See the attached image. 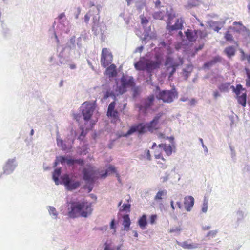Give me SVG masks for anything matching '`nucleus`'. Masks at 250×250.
I'll return each mask as SVG.
<instances>
[{
    "label": "nucleus",
    "instance_id": "obj_1",
    "mask_svg": "<svg viewBox=\"0 0 250 250\" xmlns=\"http://www.w3.org/2000/svg\"><path fill=\"white\" fill-rule=\"evenodd\" d=\"M70 204L71 206L68 208V214L71 218L87 217L92 212L91 203L88 202H72Z\"/></svg>",
    "mask_w": 250,
    "mask_h": 250
},
{
    "label": "nucleus",
    "instance_id": "obj_2",
    "mask_svg": "<svg viewBox=\"0 0 250 250\" xmlns=\"http://www.w3.org/2000/svg\"><path fill=\"white\" fill-rule=\"evenodd\" d=\"M121 84L115 89L117 95H121L126 91L127 88L132 87L135 83L132 78L123 76L121 78Z\"/></svg>",
    "mask_w": 250,
    "mask_h": 250
},
{
    "label": "nucleus",
    "instance_id": "obj_3",
    "mask_svg": "<svg viewBox=\"0 0 250 250\" xmlns=\"http://www.w3.org/2000/svg\"><path fill=\"white\" fill-rule=\"evenodd\" d=\"M155 97L154 95H150L147 97L142 99L140 104H136V107L138 108L139 111L146 114L154 104Z\"/></svg>",
    "mask_w": 250,
    "mask_h": 250
},
{
    "label": "nucleus",
    "instance_id": "obj_4",
    "mask_svg": "<svg viewBox=\"0 0 250 250\" xmlns=\"http://www.w3.org/2000/svg\"><path fill=\"white\" fill-rule=\"evenodd\" d=\"M233 24L235 26L238 25V27L237 28L236 27H229L224 35V38L226 41L230 42H232L234 41L232 35L233 32L240 33L242 31H244L246 29V27L242 24L241 22L235 21Z\"/></svg>",
    "mask_w": 250,
    "mask_h": 250
},
{
    "label": "nucleus",
    "instance_id": "obj_5",
    "mask_svg": "<svg viewBox=\"0 0 250 250\" xmlns=\"http://www.w3.org/2000/svg\"><path fill=\"white\" fill-rule=\"evenodd\" d=\"M230 87L232 89L233 92L236 95V98L239 104L243 107H245L247 99L246 91L245 89L243 88L241 84H237L236 87L234 86H231Z\"/></svg>",
    "mask_w": 250,
    "mask_h": 250
},
{
    "label": "nucleus",
    "instance_id": "obj_6",
    "mask_svg": "<svg viewBox=\"0 0 250 250\" xmlns=\"http://www.w3.org/2000/svg\"><path fill=\"white\" fill-rule=\"evenodd\" d=\"M178 93L175 89L170 90H162L159 92L157 96L159 100H162L164 103H170L177 98Z\"/></svg>",
    "mask_w": 250,
    "mask_h": 250
},
{
    "label": "nucleus",
    "instance_id": "obj_7",
    "mask_svg": "<svg viewBox=\"0 0 250 250\" xmlns=\"http://www.w3.org/2000/svg\"><path fill=\"white\" fill-rule=\"evenodd\" d=\"M98 171L95 170L94 167L91 165H86L82 171L83 179L88 183H93L97 177L96 175Z\"/></svg>",
    "mask_w": 250,
    "mask_h": 250
},
{
    "label": "nucleus",
    "instance_id": "obj_8",
    "mask_svg": "<svg viewBox=\"0 0 250 250\" xmlns=\"http://www.w3.org/2000/svg\"><path fill=\"white\" fill-rule=\"evenodd\" d=\"M62 184L64 185L68 190H73L78 188L80 185V182L75 181L70 177L68 174H65L61 177Z\"/></svg>",
    "mask_w": 250,
    "mask_h": 250
},
{
    "label": "nucleus",
    "instance_id": "obj_9",
    "mask_svg": "<svg viewBox=\"0 0 250 250\" xmlns=\"http://www.w3.org/2000/svg\"><path fill=\"white\" fill-rule=\"evenodd\" d=\"M82 113L85 121L90 120L95 110L94 104L88 102H84L81 107Z\"/></svg>",
    "mask_w": 250,
    "mask_h": 250
},
{
    "label": "nucleus",
    "instance_id": "obj_10",
    "mask_svg": "<svg viewBox=\"0 0 250 250\" xmlns=\"http://www.w3.org/2000/svg\"><path fill=\"white\" fill-rule=\"evenodd\" d=\"M113 56L110 49L107 48H103L102 50L100 62L101 65L105 68L113 62Z\"/></svg>",
    "mask_w": 250,
    "mask_h": 250
},
{
    "label": "nucleus",
    "instance_id": "obj_11",
    "mask_svg": "<svg viewBox=\"0 0 250 250\" xmlns=\"http://www.w3.org/2000/svg\"><path fill=\"white\" fill-rule=\"evenodd\" d=\"M116 104L115 101L111 102L108 107L107 111V116L108 118L111 119V122L113 123H116L120 120L119 113L118 111L115 109Z\"/></svg>",
    "mask_w": 250,
    "mask_h": 250
},
{
    "label": "nucleus",
    "instance_id": "obj_12",
    "mask_svg": "<svg viewBox=\"0 0 250 250\" xmlns=\"http://www.w3.org/2000/svg\"><path fill=\"white\" fill-rule=\"evenodd\" d=\"M180 63L176 62L173 58L168 57L167 58L165 65L167 67V70L169 71V77H171L175 73L176 68L180 65Z\"/></svg>",
    "mask_w": 250,
    "mask_h": 250
},
{
    "label": "nucleus",
    "instance_id": "obj_13",
    "mask_svg": "<svg viewBox=\"0 0 250 250\" xmlns=\"http://www.w3.org/2000/svg\"><path fill=\"white\" fill-rule=\"evenodd\" d=\"M184 20L182 18L177 19L174 25H171L169 22L167 23L166 29L170 35H172L174 31L181 30L183 27Z\"/></svg>",
    "mask_w": 250,
    "mask_h": 250
},
{
    "label": "nucleus",
    "instance_id": "obj_14",
    "mask_svg": "<svg viewBox=\"0 0 250 250\" xmlns=\"http://www.w3.org/2000/svg\"><path fill=\"white\" fill-rule=\"evenodd\" d=\"M146 131V125L143 123H140L131 126L125 135V136H129L136 132H137L139 134H143Z\"/></svg>",
    "mask_w": 250,
    "mask_h": 250
},
{
    "label": "nucleus",
    "instance_id": "obj_15",
    "mask_svg": "<svg viewBox=\"0 0 250 250\" xmlns=\"http://www.w3.org/2000/svg\"><path fill=\"white\" fill-rule=\"evenodd\" d=\"M163 115V113H159L154 117L151 122L145 124L146 130L150 132H152L154 130H156L157 129L156 126L158 124L159 121Z\"/></svg>",
    "mask_w": 250,
    "mask_h": 250
},
{
    "label": "nucleus",
    "instance_id": "obj_16",
    "mask_svg": "<svg viewBox=\"0 0 250 250\" xmlns=\"http://www.w3.org/2000/svg\"><path fill=\"white\" fill-rule=\"evenodd\" d=\"M198 33H202L201 30L187 29L185 32V35L187 40L189 42H195L198 36Z\"/></svg>",
    "mask_w": 250,
    "mask_h": 250
},
{
    "label": "nucleus",
    "instance_id": "obj_17",
    "mask_svg": "<svg viewBox=\"0 0 250 250\" xmlns=\"http://www.w3.org/2000/svg\"><path fill=\"white\" fill-rule=\"evenodd\" d=\"M104 75L108 78H113L117 75V67L114 64H110V65L106 68Z\"/></svg>",
    "mask_w": 250,
    "mask_h": 250
},
{
    "label": "nucleus",
    "instance_id": "obj_18",
    "mask_svg": "<svg viewBox=\"0 0 250 250\" xmlns=\"http://www.w3.org/2000/svg\"><path fill=\"white\" fill-rule=\"evenodd\" d=\"M155 158L157 160V164L159 165V167L162 169H166L167 167V161L163 157L161 152L157 153L155 152L154 154Z\"/></svg>",
    "mask_w": 250,
    "mask_h": 250
},
{
    "label": "nucleus",
    "instance_id": "obj_19",
    "mask_svg": "<svg viewBox=\"0 0 250 250\" xmlns=\"http://www.w3.org/2000/svg\"><path fill=\"white\" fill-rule=\"evenodd\" d=\"M194 204V199L191 196H186L184 198V205L185 209L190 211Z\"/></svg>",
    "mask_w": 250,
    "mask_h": 250
},
{
    "label": "nucleus",
    "instance_id": "obj_20",
    "mask_svg": "<svg viewBox=\"0 0 250 250\" xmlns=\"http://www.w3.org/2000/svg\"><path fill=\"white\" fill-rule=\"evenodd\" d=\"M15 160H9L3 167V173L9 174L11 173L14 169L15 165L14 164Z\"/></svg>",
    "mask_w": 250,
    "mask_h": 250
},
{
    "label": "nucleus",
    "instance_id": "obj_21",
    "mask_svg": "<svg viewBox=\"0 0 250 250\" xmlns=\"http://www.w3.org/2000/svg\"><path fill=\"white\" fill-rule=\"evenodd\" d=\"M160 62L159 61H153L146 59V71L151 72L154 69L159 67Z\"/></svg>",
    "mask_w": 250,
    "mask_h": 250
},
{
    "label": "nucleus",
    "instance_id": "obj_22",
    "mask_svg": "<svg viewBox=\"0 0 250 250\" xmlns=\"http://www.w3.org/2000/svg\"><path fill=\"white\" fill-rule=\"evenodd\" d=\"M222 61V58L219 56L214 57L212 60L207 62L204 64L205 68H209L218 62H220Z\"/></svg>",
    "mask_w": 250,
    "mask_h": 250
},
{
    "label": "nucleus",
    "instance_id": "obj_23",
    "mask_svg": "<svg viewBox=\"0 0 250 250\" xmlns=\"http://www.w3.org/2000/svg\"><path fill=\"white\" fill-rule=\"evenodd\" d=\"M135 67L138 70H146V59L138 61L135 64Z\"/></svg>",
    "mask_w": 250,
    "mask_h": 250
},
{
    "label": "nucleus",
    "instance_id": "obj_24",
    "mask_svg": "<svg viewBox=\"0 0 250 250\" xmlns=\"http://www.w3.org/2000/svg\"><path fill=\"white\" fill-rule=\"evenodd\" d=\"M123 225L124 227V229L128 230L131 224L130 219L129 215L126 214L123 216Z\"/></svg>",
    "mask_w": 250,
    "mask_h": 250
},
{
    "label": "nucleus",
    "instance_id": "obj_25",
    "mask_svg": "<svg viewBox=\"0 0 250 250\" xmlns=\"http://www.w3.org/2000/svg\"><path fill=\"white\" fill-rule=\"evenodd\" d=\"M138 224L142 229H145L147 224V217L146 214H143L138 220Z\"/></svg>",
    "mask_w": 250,
    "mask_h": 250
},
{
    "label": "nucleus",
    "instance_id": "obj_26",
    "mask_svg": "<svg viewBox=\"0 0 250 250\" xmlns=\"http://www.w3.org/2000/svg\"><path fill=\"white\" fill-rule=\"evenodd\" d=\"M58 161L61 163L63 164L66 162L69 166H72L75 164V159L72 158H67L64 156H60Z\"/></svg>",
    "mask_w": 250,
    "mask_h": 250
},
{
    "label": "nucleus",
    "instance_id": "obj_27",
    "mask_svg": "<svg viewBox=\"0 0 250 250\" xmlns=\"http://www.w3.org/2000/svg\"><path fill=\"white\" fill-rule=\"evenodd\" d=\"M113 173H116V167L114 166L109 165L106 171L104 173L100 175V177L101 178H105L108 174H110Z\"/></svg>",
    "mask_w": 250,
    "mask_h": 250
},
{
    "label": "nucleus",
    "instance_id": "obj_28",
    "mask_svg": "<svg viewBox=\"0 0 250 250\" xmlns=\"http://www.w3.org/2000/svg\"><path fill=\"white\" fill-rule=\"evenodd\" d=\"M160 148H162L167 156H170L172 153V148L170 145H167L166 144H161L158 145Z\"/></svg>",
    "mask_w": 250,
    "mask_h": 250
},
{
    "label": "nucleus",
    "instance_id": "obj_29",
    "mask_svg": "<svg viewBox=\"0 0 250 250\" xmlns=\"http://www.w3.org/2000/svg\"><path fill=\"white\" fill-rule=\"evenodd\" d=\"M224 52L228 57L230 58L235 55V50L233 47L230 46L225 49Z\"/></svg>",
    "mask_w": 250,
    "mask_h": 250
},
{
    "label": "nucleus",
    "instance_id": "obj_30",
    "mask_svg": "<svg viewBox=\"0 0 250 250\" xmlns=\"http://www.w3.org/2000/svg\"><path fill=\"white\" fill-rule=\"evenodd\" d=\"M167 191L165 190L159 191L154 197L155 201H159L162 200L164 197L166 196Z\"/></svg>",
    "mask_w": 250,
    "mask_h": 250
},
{
    "label": "nucleus",
    "instance_id": "obj_31",
    "mask_svg": "<svg viewBox=\"0 0 250 250\" xmlns=\"http://www.w3.org/2000/svg\"><path fill=\"white\" fill-rule=\"evenodd\" d=\"M61 172V168H56L53 173V178L56 185L59 184V177Z\"/></svg>",
    "mask_w": 250,
    "mask_h": 250
},
{
    "label": "nucleus",
    "instance_id": "obj_32",
    "mask_svg": "<svg viewBox=\"0 0 250 250\" xmlns=\"http://www.w3.org/2000/svg\"><path fill=\"white\" fill-rule=\"evenodd\" d=\"M230 85V83H223L219 85L218 89L221 92H228Z\"/></svg>",
    "mask_w": 250,
    "mask_h": 250
},
{
    "label": "nucleus",
    "instance_id": "obj_33",
    "mask_svg": "<svg viewBox=\"0 0 250 250\" xmlns=\"http://www.w3.org/2000/svg\"><path fill=\"white\" fill-rule=\"evenodd\" d=\"M247 60L249 63H250V55L247 56ZM247 79H246V85L250 87V71L248 68H245Z\"/></svg>",
    "mask_w": 250,
    "mask_h": 250
},
{
    "label": "nucleus",
    "instance_id": "obj_34",
    "mask_svg": "<svg viewBox=\"0 0 250 250\" xmlns=\"http://www.w3.org/2000/svg\"><path fill=\"white\" fill-rule=\"evenodd\" d=\"M178 245L185 249H193L196 247L194 244H188L187 241L178 243Z\"/></svg>",
    "mask_w": 250,
    "mask_h": 250
},
{
    "label": "nucleus",
    "instance_id": "obj_35",
    "mask_svg": "<svg viewBox=\"0 0 250 250\" xmlns=\"http://www.w3.org/2000/svg\"><path fill=\"white\" fill-rule=\"evenodd\" d=\"M182 229L180 226H175L171 228L169 230L168 232L170 233H174L175 234L178 235L180 233Z\"/></svg>",
    "mask_w": 250,
    "mask_h": 250
},
{
    "label": "nucleus",
    "instance_id": "obj_36",
    "mask_svg": "<svg viewBox=\"0 0 250 250\" xmlns=\"http://www.w3.org/2000/svg\"><path fill=\"white\" fill-rule=\"evenodd\" d=\"M217 233L218 231L217 230L210 231L206 235V237L208 238V239H212L216 236Z\"/></svg>",
    "mask_w": 250,
    "mask_h": 250
},
{
    "label": "nucleus",
    "instance_id": "obj_37",
    "mask_svg": "<svg viewBox=\"0 0 250 250\" xmlns=\"http://www.w3.org/2000/svg\"><path fill=\"white\" fill-rule=\"evenodd\" d=\"M164 13L161 11L156 12L154 13L153 17L156 19L162 20L164 18Z\"/></svg>",
    "mask_w": 250,
    "mask_h": 250
},
{
    "label": "nucleus",
    "instance_id": "obj_38",
    "mask_svg": "<svg viewBox=\"0 0 250 250\" xmlns=\"http://www.w3.org/2000/svg\"><path fill=\"white\" fill-rule=\"evenodd\" d=\"M57 143L59 146L61 147L62 150H65L66 149V145L63 144V141L62 139L57 138Z\"/></svg>",
    "mask_w": 250,
    "mask_h": 250
},
{
    "label": "nucleus",
    "instance_id": "obj_39",
    "mask_svg": "<svg viewBox=\"0 0 250 250\" xmlns=\"http://www.w3.org/2000/svg\"><path fill=\"white\" fill-rule=\"evenodd\" d=\"M116 95L113 91H107L105 94L104 95L103 98L104 99H106L109 97H113L114 99L116 98Z\"/></svg>",
    "mask_w": 250,
    "mask_h": 250
},
{
    "label": "nucleus",
    "instance_id": "obj_40",
    "mask_svg": "<svg viewBox=\"0 0 250 250\" xmlns=\"http://www.w3.org/2000/svg\"><path fill=\"white\" fill-rule=\"evenodd\" d=\"M130 207L131 205L129 204H124L122 206L123 208L121 211L129 212L130 211Z\"/></svg>",
    "mask_w": 250,
    "mask_h": 250
},
{
    "label": "nucleus",
    "instance_id": "obj_41",
    "mask_svg": "<svg viewBox=\"0 0 250 250\" xmlns=\"http://www.w3.org/2000/svg\"><path fill=\"white\" fill-rule=\"evenodd\" d=\"M208 210V201L206 199L204 200L203 206L202 207V211L204 213H206Z\"/></svg>",
    "mask_w": 250,
    "mask_h": 250
},
{
    "label": "nucleus",
    "instance_id": "obj_42",
    "mask_svg": "<svg viewBox=\"0 0 250 250\" xmlns=\"http://www.w3.org/2000/svg\"><path fill=\"white\" fill-rule=\"evenodd\" d=\"M49 212L50 215L56 217L57 215V212L55 208L53 207H49Z\"/></svg>",
    "mask_w": 250,
    "mask_h": 250
},
{
    "label": "nucleus",
    "instance_id": "obj_43",
    "mask_svg": "<svg viewBox=\"0 0 250 250\" xmlns=\"http://www.w3.org/2000/svg\"><path fill=\"white\" fill-rule=\"evenodd\" d=\"M105 247L104 250H120V248L119 247L117 248H111L110 245L107 243H105Z\"/></svg>",
    "mask_w": 250,
    "mask_h": 250
},
{
    "label": "nucleus",
    "instance_id": "obj_44",
    "mask_svg": "<svg viewBox=\"0 0 250 250\" xmlns=\"http://www.w3.org/2000/svg\"><path fill=\"white\" fill-rule=\"evenodd\" d=\"M157 218V216L156 214H153L150 216L149 218V222L151 224H154Z\"/></svg>",
    "mask_w": 250,
    "mask_h": 250
},
{
    "label": "nucleus",
    "instance_id": "obj_45",
    "mask_svg": "<svg viewBox=\"0 0 250 250\" xmlns=\"http://www.w3.org/2000/svg\"><path fill=\"white\" fill-rule=\"evenodd\" d=\"M141 23L142 24L146 25L148 22V21L147 20V19L145 17H144L143 16H141Z\"/></svg>",
    "mask_w": 250,
    "mask_h": 250
},
{
    "label": "nucleus",
    "instance_id": "obj_46",
    "mask_svg": "<svg viewBox=\"0 0 250 250\" xmlns=\"http://www.w3.org/2000/svg\"><path fill=\"white\" fill-rule=\"evenodd\" d=\"M75 163H77L81 166H83L84 165V161L82 159H75Z\"/></svg>",
    "mask_w": 250,
    "mask_h": 250
},
{
    "label": "nucleus",
    "instance_id": "obj_47",
    "mask_svg": "<svg viewBox=\"0 0 250 250\" xmlns=\"http://www.w3.org/2000/svg\"><path fill=\"white\" fill-rule=\"evenodd\" d=\"M145 152H146V159L148 161H150L151 160V156L149 150L148 149H146L145 150Z\"/></svg>",
    "mask_w": 250,
    "mask_h": 250
},
{
    "label": "nucleus",
    "instance_id": "obj_48",
    "mask_svg": "<svg viewBox=\"0 0 250 250\" xmlns=\"http://www.w3.org/2000/svg\"><path fill=\"white\" fill-rule=\"evenodd\" d=\"M110 228L111 229H115V219H113L112 220L110 223Z\"/></svg>",
    "mask_w": 250,
    "mask_h": 250
},
{
    "label": "nucleus",
    "instance_id": "obj_49",
    "mask_svg": "<svg viewBox=\"0 0 250 250\" xmlns=\"http://www.w3.org/2000/svg\"><path fill=\"white\" fill-rule=\"evenodd\" d=\"M89 19H90V17L88 15V14H86L85 16H84V21L85 22L87 23L89 21Z\"/></svg>",
    "mask_w": 250,
    "mask_h": 250
},
{
    "label": "nucleus",
    "instance_id": "obj_50",
    "mask_svg": "<svg viewBox=\"0 0 250 250\" xmlns=\"http://www.w3.org/2000/svg\"><path fill=\"white\" fill-rule=\"evenodd\" d=\"M143 46H141L140 47H137L136 49V51L135 52H142V51H143Z\"/></svg>",
    "mask_w": 250,
    "mask_h": 250
},
{
    "label": "nucleus",
    "instance_id": "obj_51",
    "mask_svg": "<svg viewBox=\"0 0 250 250\" xmlns=\"http://www.w3.org/2000/svg\"><path fill=\"white\" fill-rule=\"evenodd\" d=\"M213 96L215 98H217L218 97L220 96V94L217 91H215L213 92Z\"/></svg>",
    "mask_w": 250,
    "mask_h": 250
},
{
    "label": "nucleus",
    "instance_id": "obj_52",
    "mask_svg": "<svg viewBox=\"0 0 250 250\" xmlns=\"http://www.w3.org/2000/svg\"><path fill=\"white\" fill-rule=\"evenodd\" d=\"M74 117L75 119H76L77 121H79L80 120L81 116L79 114H75Z\"/></svg>",
    "mask_w": 250,
    "mask_h": 250
},
{
    "label": "nucleus",
    "instance_id": "obj_53",
    "mask_svg": "<svg viewBox=\"0 0 250 250\" xmlns=\"http://www.w3.org/2000/svg\"><path fill=\"white\" fill-rule=\"evenodd\" d=\"M155 4L156 7H159L160 5L161 1L160 0H156Z\"/></svg>",
    "mask_w": 250,
    "mask_h": 250
},
{
    "label": "nucleus",
    "instance_id": "obj_54",
    "mask_svg": "<svg viewBox=\"0 0 250 250\" xmlns=\"http://www.w3.org/2000/svg\"><path fill=\"white\" fill-rule=\"evenodd\" d=\"M170 206L172 209V210L173 211L175 209V207L174 206V201L172 200L170 201Z\"/></svg>",
    "mask_w": 250,
    "mask_h": 250
},
{
    "label": "nucleus",
    "instance_id": "obj_55",
    "mask_svg": "<svg viewBox=\"0 0 250 250\" xmlns=\"http://www.w3.org/2000/svg\"><path fill=\"white\" fill-rule=\"evenodd\" d=\"M64 17H65V14H64V13H62L59 15V16H58V18L59 19H61Z\"/></svg>",
    "mask_w": 250,
    "mask_h": 250
},
{
    "label": "nucleus",
    "instance_id": "obj_56",
    "mask_svg": "<svg viewBox=\"0 0 250 250\" xmlns=\"http://www.w3.org/2000/svg\"><path fill=\"white\" fill-rule=\"evenodd\" d=\"M199 34L200 36V37L201 38H204L206 36L207 34H203V32L202 31V33H198V34Z\"/></svg>",
    "mask_w": 250,
    "mask_h": 250
},
{
    "label": "nucleus",
    "instance_id": "obj_57",
    "mask_svg": "<svg viewBox=\"0 0 250 250\" xmlns=\"http://www.w3.org/2000/svg\"><path fill=\"white\" fill-rule=\"evenodd\" d=\"M158 137L160 138H165V135L162 133L158 134Z\"/></svg>",
    "mask_w": 250,
    "mask_h": 250
},
{
    "label": "nucleus",
    "instance_id": "obj_58",
    "mask_svg": "<svg viewBox=\"0 0 250 250\" xmlns=\"http://www.w3.org/2000/svg\"><path fill=\"white\" fill-rule=\"evenodd\" d=\"M176 204H177V205L178 207L179 208H182V204H181V202H177L176 203Z\"/></svg>",
    "mask_w": 250,
    "mask_h": 250
},
{
    "label": "nucleus",
    "instance_id": "obj_59",
    "mask_svg": "<svg viewBox=\"0 0 250 250\" xmlns=\"http://www.w3.org/2000/svg\"><path fill=\"white\" fill-rule=\"evenodd\" d=\"M210 226H205L203 227V229L204 230H208V229H210Z\"/></svg>",
    "mask_w": 250,
    "mask_h": 250
},
{
    "label": "nucleus",
    "instance_id": "obj_60",
    "mask_svg": "<svg viewBox=\"0 0 250 250\" xmlns=\"http://www.w3.org/2000/svg\"><path fill=\"white\" fill-rule=\"evenodd\" d=\"M70 68L71 69H74L76 68V65L75 64H71L70 65Z\"/></svg>",
    "mask_w": 250,
    "mask_h": 250
},
{
    "label": "nucleus",
    "instance_id": "obj_61",
    "mask_svg": "<svg viewBox=\"0 0 250 250\" xmlns=\"http://www.w3.org/2000/svg\"><path fill=\"white\" fill-rule=\"evenodd\" d=\"M178 36L180 37V38H182L183 36V33L180 31L179 32H178Z\"/></svg>",
    "mask_w": 250,
    "mask_h": 250
},
{
    "label": "nucleus",
    "instance_id": "obj_62",
    "mask_svg": "<svg viewBox=\"0 0 250 250\" xmlns=\"http://www.w3.org/2000/svg\"><path fill=\"white\" fill-rule=\"evenodd\" d=\"M133 0H126L127 5H129Z\"/></svg>",
    "mask_w": 250,
    "mask_h": 250
},
{
    "label": "nucleus",
    "instance_id": "obj_63",
    "mask_svg": "<svg viewBox=\"0 0 250 250\" xmlns=\"http://www.w3.org/2000/svg\"><path fill=\"white\" fill-rule=\"evenodd\" d=\"M195 100L194 99H192L191 101H190V104H191V105H194L195 103Z\"/></svg>",
    "mask_w": 250,
    "mask_h": 250
},
{
    "label": "nucleus",
    "instance_id": "obj_64",
    "mask_svg": "<svg viewBox=\"0 0 250 250\" xmlns=\"http://www.w3.org/2000/svg\"><path fill=\"white\" fill-rule=\"evenodd\" d=\"M55 38L56 39V41H57V42L59 43V39H58V38L57 37V36L56 35V34H55Z\"/></svg>",
    "mask_w": 250,
    "mask_h": 250
}]
</instances>
